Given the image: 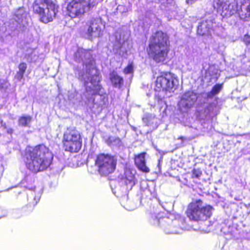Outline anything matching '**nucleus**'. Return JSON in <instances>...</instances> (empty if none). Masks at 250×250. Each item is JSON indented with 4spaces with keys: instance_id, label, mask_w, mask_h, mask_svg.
<instances>
[{
    "instance_id": "nucleus-1",
    "label": "nucleus",
    "mask_w": 250,
    "mask_h": 250,
    "mask_svg": "<svg viewBox=\"0 0 250 250\" xmlns=\"http://www.w3.org/2000/svg\"><path fill=\"white\" fill-rule=\"evenodd\" d=\"M25 167L33 173L46 170L52 164L54 155L48 146L42 143L27 146L22 154Z\"/></svg>"
},
{
    "instance_id": "nucleus-2",
    "label": "nucleus",
    "mask_w": 250,
    "mask_h": 250,
    "mask_svg": "<svg viewBox=\"0 0 250 250\" xmlns=\"http://www.w3.org/2000/svg\"><path fill=\"white\" fill-rule=\"evenodd\" d=\"M146 51L148 57L156 63H164L168 59L169 37L162 30H158L150 37Z\"/></svg>"
},
{
    "instance_id": "nucleus-3",
    "label": "nucleus",
    "mask_w": 250,
    "mask_h": 250,
    "mask_svg": "<svg viewBox=\"0 0 250 250\" xmlns=\"http://www.w3.org/2000/svg\"><path fill=\"white\" fill-rule=\"evenodd\" d=\"M59 8L53 0H34L32 6L33 15L43 23L51 22L56 17Z\"/></svg>"
},
{
    "instance_id": "nucleus-4",
    "label": "nucleus",
    "mask_w": 250,
    "mask_h": 250,
    "mask_svg": "<svg viewBox=\"0 0 250 250\" xmlns=\"http://www.w3.org/2000/svg\"><path fill=\"white\" fill-rule=\"evenodd\" d=\"M213 210L211 206L204 205L203 200L199 199L188 204L185 214L190 221L203 222L210 219Z\"/></svg>"
},
{
    "instance_id": "nucleus-5",
    "label": "nucleus",
    "mask_w": 250,
    "mask_h": 250,
    "mask_svg": "<svg viewBox=\"0 0 250 250\" xmlns=\"http://www.w3.org/2000/svg\"><path fill=\"white\" fill-rule=\"evenodd\" d=\"M62 146L65 151L78 152L82 146V138L76 127H69L64 132L62 138Z\"/></svg>"
},
{
    "instance_id": "nucleus-6",
    "label": "nucleus",
    "mask_w": 250,
    "mask_h": 250,
    "mask_svg": "<svg viewBox=\"0 0 250 250\" xmlns=\"http://www.w3.org/2000/svg\"><path fill=\"white\" fill-rule=\"evenodd\" d=\"M117 164L116 157L109 154L99 153L95 160V166L102 176H107L113 173L116 169Z\"/></svg>"
},
{
    "instance_id": "nucleus-7",
    "label": "nucleus",
    "mask_w": 250,
    "mask_h": 250,
    "mask_svg": "<svg viewBox=\"0 0 250 250\" xmlns=\"http://www.w3.org/2000/svg\"><path fill=\"white\" fill-rule=\"evenodd\" d=\"M95 5L91 0H71L66 5V15L71 19L81 18Z\"/></svg>"
},
{
    "instance_id": "nucleus-8",
    "label": "nucleus",
    "mask_w": 250,
    "mask_h": 250,
    "mask_svg": "<svg viewBox=\"0 0 250 250\" xmlns=\"http://www.w3.org/2000/svg\"><path fill=\"white\" fill-rule=\"evenodd\" d=\"M175 82L177 79L173 73L163 71L156 77L155 86L159 91H170L174 87Z\"/></svg>"
},
{
    "instance_id": "nucleus-9",
    "label": "nucleus",
    "mask_w": 250,
    "mask_h": 250,
    "mask_svg": "<svg viewBox=\"0 0 250 250\" xmlns=\"http://www.w3.org/2000/svg\"><path fill=\"white\" fill-rule=\"evenodd\" d=\"M91 52V49H85L80 48L78 49L74 54V59L77 62H80L83 60V58H88V61L86 62H83V65L85 67V72L88 74H90L91 72L93 70L99 72L96 65V60L93 58Z\"/></svg>"
},
{
    "instance_id": "nucleus-10",
    "label": "nucleus",
    "mask_w": 250,
    "mask_h": 250,
    "mask_svg": "<svg viewBox=\"0 0 250 250\" xmlns=\"http://www.w3.org/2000/svg\"><path fill=\"white\" fill-rule=\"evenodd\" d=\"M217 12L223 18H229L237 11L238 2L236 0H215Z\"/></svg>"
},
{
    "instance_id": "nucleus-11",
    "label": "nucleus",
    "mask_w": 250,
    "mask_h": 250,
    "mask_svg": "<svg viewBox=\"0 0 250 250\" xmlns=\"http://www.w3.org/2000/svg\"><path fill=\"white\" fill-rule=\"evenodd\" d=\"M99 75V74H95L91 76L90 80V85H89V82L85 81L84 82L83 85L85 92L90 93L92 96L101 95L100 91L103 89V87L100 83V80L99 79L96 80Z\"/></svg>"
},
{
    "instance_id": "nucleus-12",
    "label": "nucleus",
    "mask_w": 250,
    "mask_h": 250,
    "mask_svg": "<svg viewBox=\"0 0 250 250\" xmlns=\"http://www.w3.org/2000/svg\"><path fill=\"white\" fill-rule=\"evenodd\" d=\"M146 152H142L134 156V162L135 166L139 171L146 173L150 172V169L146 166Z\"/></svg>"
},
{
    "instance_id": "nucleus-13",
    "label": "nucleus",
    "mask_w": 250,
    "mask_h": 250,
    "mask_svg": "<svg viewBox=\"0 0 250 250\" xmlns=\"http://www.w3.org/2000/svg\"><path fill=\"white\" fill-rule=\"evenodd\" d=\"M212 30H213L212 21L206 20L199 23L197 27V34L201 36H210L211 31Z\"/></svg>"
},
{
    "instance_id": "nucleus-14",
    "label": "nucleus",
    "mask_w": 250,
    "mask_h": 250,
    "mask_svg": "<svg viewBox=\"0 0 250 250\" xmlns=\"http://www.w3.org/2000/svg\"><path fill=\"white\" fill-rule=\"evenodd\" d=\"M240 18L244 21L250 20V0H243L238 11Z\"/></svg>"
},
{
    "instance_id": "nucleus-15",
    "label": "nucleus",
    "mask_w": 250,
    "mask_h": 250,
    "mask_svg": "<svg viewBox=\"0 0 250 250\" xmlns=\"http://www.w3.org/2000/svg\"><path fill=\"white\" fill-rule=\"evenodd\" d=\"M110 80L113 86L116 87L121 88L124 84L123 78L114 71L110 74Z\"/></svg>"
},
{
    "instance_id": "nucleus-16",
    "label": "nucleus",
    "mask_w": 250,
    "mask_h": 250,
    "mask_svg": "<svg viewBox=\"0 0 250 250\" xmlns=\"http://www.w3.org/2000/svg\"><path fill=\"white\" fill-rule=\"evenodd\" d=\"M27 64L24 62H21L18 65L19 70L17 72L16 77L18 80H21L24 78V74L27 69Z\"/></svg>"
},
{
    "instance_id": "nucleus-17",
    "label": "nucleus",
    "mask_w": 250,
    "mask_h": 250,
    "mask_svg": "<svg viewBox=\"0 0 250 250\" xmlns=\"http://www.w3.org/2000/svg\"><path fill=\"white\" fill-rule=\"evenodd\" d=\"M223 88V83H217L215 84L208 93V98H212L213 96L219 94Z\"/></svg>"
},
{
    "instance_id": "nucleus-18",
    "label": "nucleus",
    "mask_w": 250,
    "mask_h": 250,
    "mask_svg": "<svg viewBox=\"0 0 250 250\" xmlns=\"http://www.w3.org/2000/svg\"><path fill=\"white\" fill-rule=\"evenodd\" d=\"M35 179L34 178L26 176L23 180V184H25V187L31 190H35L36 186L34 185Z\"/></svg>"
},
{
    "instance_id": "nucleus-19",
    "label": "nucleus",
    "mask_w": 250,
    "mask_h": 250,
    "mask_svg": "<svg viewBox=\"0 0 250 250\" xmlns=\"http://www.w3.org/2000/svg\"><path fill=\"white\" fill-rule=\"evenodd\" d=\"M166 220H167V218L166 217L158 218L156 216H152L150 220V222L152 225L161 227L165 226L164 223L166 222Z\"/></svg>"
},
{
    "instance_id": "nucleus-20",
    "label": "nucleus",
    "mask_w": 250,
    "mask_h": 250,
    "mask_svg": "<svg viewBox=\"0 0 250 250\" xmlns=\"http://www.w3.org/2000/svg\"><path fill=\"white\" fill-rule=\"evenodd\" d=\"M31 121L32 117L30 116H22L19 119V125L21 126H27Z\"/></svg>"
},
{
    "instance_id": "nucleus-21",
    "label": "nucleus",
    "mask_w": 250,
    "mask_h": 250,
    "mask_svg": "<svg viewBox=\"0 0 250 250\" xmlns=\"http://www.w3.org/2000/svg\"><path fill=\"white\" fill-rule=\"evenodd\" d=\"M202 175V171L200 168H193L191 171V178L192 179H200Z\"/></svg>"
},
{
    "instance_id": "nucleus-22",
    "label": "nucleus",
    "mask_w": 250,
    "mask_h": 250,
    "mask_svg": "<svg viewBox=\"0 0 250 250\" xmlns=\"http://www.w3.org/2000/svg\"><path fill=\"white\" fill-rule=\"evenodd\" d=\"M133 62L128 64L123 70V72L125 74H131L133 72Z\"/></svg>"
},
{
    "instance_id": "nucleus-23",
    "label": "nucleus",
    "mask_w": 250,
    "mask_h": 250,
    "mask_svg": "<svg viewBox=\"0 0 250 250\" xmlns=\"http://www.w3.org/2000/svg\"><path fill=\"white\" fill-rule=\"evenodd\" d=\"M94 22L93 21H91L90 23V25L89 26L88 28L87 29V34H88V36L90 37H92V36L93 35V33L94 32V28L93 27V26L94 25Z\"/></svg>"
},
{
    "instance_id": "nucleus-24",
    "label": "nucleus",
    "mask_w": 250,
    "mask_h": 250,
    "mask_svg": "<svg viewBox=\"0 0 250 250\" xmlns=\"http://www.w3.org/2000/svg\"><path fill=\"white\" fill-rule=\"evenodd\" d=\"M38 201H36L35 203L34 202H29L28 204L26 205V208L29 209V211H33V209L35 208V207L37 205Z\"/></svg>"
},
{
    "instance_id": "nucleus-25",
    "label": "nucleus",
    "mask_w": 250,
    "mask_h": 250,
    "mask_svg": "<svg viewBox=\"0 0 250 250\" xmlns=\"http://www.w3.org/2000/svg\"><path fill=\"white\" fill-rule=\"evenodd\" d=\"M108 140L110 142L113 143V142H117V143H120L121 142V139L119 137H110L108 138Z\"/></svg>"
},
{
    "instance_id": "nucleus-26",
    "label": "nucleus",
    "mask_w": 250,
    "mask_h": 250,
    "mask_svg": "<svg viewBox=\"0 0 250 250\" xmlns=\"http://www.w3.org/2000/svg\"><path fill=\"white\" fill-rule=\"evenodd\" d=\"M196 0H186V2L188 3H192L193 2L196 1Z\"/></svg>"
},
{
    "instance_id": "nucleus-27",
    "label": "nucleus",
    "mask_w": 250,
    "mask_h": 250,
    "mask_svg": "<svg viewBox=\"0 0 250 250\" xmlns=\"http://www.w3.org/2000/svg\"><path fill=\"white\" fill-rule=\"evenodd\" d=\"M178 140H182V141H184L185 140V138L183 136H180V137H179L178 138Z\"/></svg>"
},
{
    "instance_id": "nucleus-28",
    "label": "nucleus",
    "mask_w": 250,
    "mask_h": 250,
    "mask_svg": "<svg viewBox=\"0 0 250 250\" xmlns=\"http://www.w3.org/2000/svg\"><path fill=\"white\" fill-rule=\"evenodd\" d=\"M3 88V83H0V90Z\"/></svg>"
}]
</instances>
